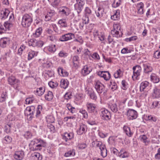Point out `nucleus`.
<instances>
[{"label": "nucleus", "instance_id": "f257e3e1", "mask_svg": "<svg viewBox=\"0 0 160 160\" xmlns=\"http://www.w3.org/2000/svg\"><path fill=\"white\" fill-rule=\"evenodd\" d=\"M32 21L31 15L25 14L22 17L21 24L24 27H28L31 25Z\"/></svg>", "mask_w": 160, "mask_h": 160}, {"label": "nucleus", "instance_id": "f03ea898", "mask_svg": "<svg viewBox=\"0 0 160 160\" xmlns=\"http://www.w3.org/2000/svg\"><path fill=\"white\" fill-rule=\"evenodd\" d=\"M132 70L133 71V74L132 76V79L133 80H138L141 72V67L139 65H136L133 67Z\"/></svg>", "mask_w": 160, "mask_h": 160}, {"label": "nucleus", "instance_id": "7ed1b4c3", "mask_svg": "<svg viewBox=\"0 0 160 160\" xmlns=\"http://www.w3.org/2000/svg\"><path fill=\"white\" fill-rule=\"evenodd\" d=\"M94 84L95 88L98 93L100 94L103 92L105 93V86L100 81H95Z\"/></svg>", "mask_w": 160, "mask_h": 160}, {"label": "nucleus", "instance_id": "20e7f679", "mask_svg": "<svg viewBox=\"0 0 160 160\" xmlns=\"http://www.w3.org/2000/svg\"><path fill=\"white\" fill-rule=\"evenodd\" d=\"M114 29L111 31V33L113 37L117 38L120 37L119 31L120 30V25L119 23H114L113 24Z\"/></svg>", "mask_w": 160, "mask_h": 160}, {"label": "nucleus", "instance_id": "39448f33", "mask_svg": "<svg viewBox=\"0 0 160 160\" xmlns=\"http://www.w3.org/2000/svg\"><path fill=\"white\" fill-rule=\"evenodd\" d=\"M8 82L9 84L14 85V88L16 89H18V84L19 81L16 79L13 76H10L8 78Z\"/></svg>", "mask_w": 160, "mask_h": 160}, {"label": "nucleus", "instance_id": "423d86ee", "mask_svg": "<svg viewBox=\"0 0 160 160\" xmlns=\"http://www.w3.org/2000/svg\"><path fill=\"white\" fill-rule=\"evenodd\" d=\"M75 35L71 33H66L60 36L59 40L61 42H65L74 39Z\"/></svg>", "mask_w": 160, "mask_h": 160}, {"label": "nucleus", "instance_id": "0eeeda50", "mask_svg": "<svg viewBox=\"0 0 160 160\" xmlns=\"http://www.w3.org/2000/svg\"><path fill=\"white\" fill-rule=\"evenodd\" d=\"M100 116L102 119L107 121L109 120L111 117L110 112L106 109H104L101 111Z\"/></svg>", "mask_w": 160, "mask_h": 160}, {"label": "nucleus", "instance_id": "6e6552de", "mask_svg": "<svg viewBox=\"0 0 160 160\" xmlns=\"http://www.w3.org/2000/svg\"><path fill=\"white\" fill-rule=\"evenodd\" d=\"M125 113L128 116L129 119L132 120L136 119L137 117V112L132 109H129L127 110Z\"/></svg>", "mask_w": 160, "mask_h": 160}, {"label": "nucleus", "instance_id": "1a4fd4ad", "mask_svg": "<svg viewBox=\"0 0 160 160\" xmlns=\"http://www.w3.org/2000/svg\"><path fill=\"white\" fill-rule=\"evenodd\" d=\"M152 94L153 98L160 97V85L155 86L153 88Z\"/></svg>", "mask_w": 160, "mask_h": 160}, {"label": "nucleus", "instance_id": "9d476101", "mask_svg": "<svg viewBox=\"0 0 160 160\" xmlns=\"http://www.w3.org/2000/svg\"><path fill=\"white\" fill-rule=\"evenodd\" d=\"M25 155L24 152L22 151H17L15 152L13 157L16 160H22Z\"/></svg>", "mask_w": 160, "mask_h": 160}, {"label": "nucleus", "instance_id": "9b49d317", "mask_svg": "<svg viewBox=\"0 0 160 160\" xmlns=\"http://www.w3.org/2000/svg\"><path fill=\"white\" fill-rule=\"evenodd\" d=\"M98 75L101 77L103 78L104 80L108 81L111 75L108 71H99L98 72Z\"/></svg>", "mask_w": 160, "mask_h": 160}, {"label": "nucleus", "instance_id": "f8f14e48", "mask_svg": "<svg viewBox=\"0 0 160 160\" xmlns=\"http://www.w3.org/2000/svg\"><path fill=\"white\" fill-rule=\"evenodd\" d=\"M38 143L41 145L42 147H44L46 146V143L42 140L38 139H34L32 140L30 144L31 145H35V144Z\"/></svg>", "mask_w": 160, "mask_h": 160}, {"label": "nucleus", "instance_id": "ddd939ff", "mask_svg": "<svg viewBox=\"0 0 160 160\" xmlns=\"http://www.w3.org/2000/svg\"><path fill=\"white\" fill-rule=\"evenodd\" d=\"M86 106L89 112L92 113L95 111L96 106L94 104L88 102L86 104Z\"/></svg>", "mask_w": 160, "mask_h": 160}, {"label": "nucleus", "instance_id": "4468645a", "mask_svg": "<svg viewBox=\"0 0 160 160\" xmlns=\"http://www.w3.org/2000/svg\"><path fill=\"white\" fill-rule=\"evenodd\" d=\"M87 126L84 124H82L80 125L79 129L77 132L78 135H82L85 133L87 131Z\"/></svg>", "mask_w": 160, "mask_h": 160}, {"label": "nucleus", "instance_id": "2eb2a0df", "mask_svg": "<svg viewBox=\"0 0 160 160\" xmlns=\"http://www.w3.org/2000/svg\"><path fill=\"white\" fill-rule=\"evenodd\" d=\"M95 12L96 16L99 18H101L105 13L104 8L101 7H99Z\"/></svg>", "mask_w": 160, "mask_h": 160}, {"label": "nucleus", "instance_id": "dca6fc26", "mask_svg": "<svg viewBox=\"0 0 160 160\" xmlns=\"http://www.w3.org/2000/svg\"><path fill=\"white\" fill-rule=\"evenodd\" d=\"M9 13V11L6 8L2 10L0 12V19H4L6 18Z\"/></svg>", "mask_w": 160, "mask_h": 160}, {"label": "nucleus", "instance_id": "f3484780", "mask_svg": "<svg viewBox=\"0 0 160 160\" xmlns=\"http://www.w3.org/2000/svg\"><path fill=\"white\" fill-rule=\"evenodd\" d=\"M91 71V69L89 68L88 66L85 65L84 66L83 68L82 69L81 73L83 76H85L89 74Z\"/></svg>", "mask_w": 160, "mask_h": 160}, {"label": "nucleus", "instance_id": "a211bd4d", "mask_svg": "<svg viewBox=\"0 0 160 160\" xmlns=\"http://www.w3.org/2000/svg\"><path fill=\"white\" fill-rule=\"evenodd\" d=\"M144 72L145 73H148L151 72L152 70V68L149 64L145 63L143 64Z\"/></svg>", "mask_w": 160, "mask_h": 160}, {"label": "nucleus", "instance_id": "6ab92c4d", "mask_svg": "<svg viewBox=\"0 0 160 160\" xmlns=\"http://www.w3.org/2000/svg\"><path fill=\"white\" fill-rule=\"evenodd\" d=\"M9 42V39L8 38H1L0 40V46L3 48L6 47Z\"/></svg>", "mask_w": 160, "mask_h": 160}, {"label": "nucleus", "instance_id": "aec40b11", "mask_svg": "<svg viewBox=\"0 0 160 160\" xmlns=\"http://www.w3.org/2000/svg\"><path fill=\"white\" fill-rule=\"evenodd\" d=\"M149 85V83L147 81H145L142 82L140 85V90L141 92L144 91V90Z\"/></svg>", "mask_w": 160, "mask_h": 160}, {"label": "nucleus", "instance_id": "412c9836", "mask_svg": "<svg viewBox=\"0 0 160 160\" xmlns=\"http://www.w3.org/2000/svg\"><path fill=\"white\" fill-rule=\"evenodd\" d=\"M151 80L154 83H158L159 81V78L158 76L154 73H152L150 75Z\"/></svg>", "mask_w": 160, "mask_h": 160}, {"label": "nucleus", "instance_id": "4be33fe9", "mask_svg": "<svg viewBox=\"0 0 160 160\" xmlns=\"http://www.w3.org/2000/svg\"><path fill=\"white\" fill-rule=\"evenodd\" d=\"M88 94L91 99L95 100L97 99V96L95 92L92 89L88 90Z\"/></svg>", "mask_w": 160, "mask_h": 160}, {"label": "nucleus", "instance_id": "5701e85b", "mask_svg": "<svg viewBox=\"0 0 160 160\" xmlns=\"http://www.w3.org/2000/svg\"><path fill=\"white\" fill-rule=\"evenodd\" d=\"M108 108H110L111 110L114 112L117 113L118 111L117 106L115 103L112 104L110 103L108 105Z\"/></svg>", "mask_w": 160, "mask_h": 160}, {"label": "nucleus", "instance_id": "b1692460", "mask_svg": "<svg viewBox=\"0 0 160 160\" xmlns=\"http://www.w3.org/2000/svg\"><path fill=\"white\" fill-rule=\"evenodd\" d=\"M123 130L124 132L128 137H131L133 133L131 132L129 127L126 126H124L123 128Z\"/></svg>", "mask_w": 160, "mask_h": 160}, {"label": "nucleus", "instance_id": "393cba45", "mask_svg": "<svg viewBox=\"0 0 160 160\" xmlns=\"http://www.w3.org/2000/svg\"><path fill=\"white\" fill-rule=\"evenodd\" d=\"M60 83L61 87L64 89L66 88L69 84V82L67 79H62Z\"/></svg>", "mask_w": 160, "mask_h": 160}, {"label": "nucleus", "instance_id": "a878e982", "mask_svg": "<svg viewBox=\"0 0 160 160\" xmlns=\"http://www.w3.org/2000/svg\"><path fill=\"white\" fill-rule=\"evenodd\" d=\"M45 89L44 87H41L37 89L35 92L36 95L38 96H41L44 93Z\"/></svg>", "mask_w": 160, "mask_h": 160}, {"label": "nucleus", "instance_id": "bb28decb", "mask_svg": "<svg viewBox=\"0 0 160 160\" xmlns=\"http://www.w3.org/2000/svg\"><path fill=\"white\" fill-rule=\"evenodd\" d=\"M120 18V11L119 10H116V13L111 16V19L114 20H117L119 19Z\"/></svg>", "mask_w": 160, "mask_h": 160}, {"label": "nucleus", "instance_id": "cd10ccee", "mask_svg": "<svg viewBox=\"0 0 160 160\" xmlns=\"http://www.w3.org/2000/svg\"><path fill=\"white\" fill-rule=\"evenodd\" d=\"M32 157L34 160H41L42 159V156L38 152H34L32 154Z\"/></svg>", "mask_w": 160, "mask_h": 160}, {"label": "nucleus", "instance_id": "c85d7f7f", "mask_svg": "<svg viewBox=\"0 0 160 160\" xmlns=\"http://www.w3.org/2000/svg\"><path fill=\"white\" fill-rule=\"evenodd\" d=\"M34 109H35V108L34 106L27 107L25 111V114H26L27 115H30V113Z\"/></svg>", "mask_w": 160, "mask_h": 160}, {"label": "nucleus", "instance_id": "c756f323", "mask_svg": "<svg viewBox=\"0 0 160 160\" xmlns=\"http://www.w3.org/2000/svg\"><path fill=\"white\" fill-rule=\"evenodd\" d=\"M53 97L52 93V92L48 91L47 94L45 96V98L46 100L50 101L52 100Z\"/></svg>", "mask_w": 160, "mask_h": 160}, {"label": "nucleus", "instance_id": "7c9ffc66", "mask_svg": "<svg viewBox=\"0 0 160 160\" xmlns=\"http://www.w3.org/2000/svg\"><path fill=\"white\" fill-rule=\"evenodd\" d=\"M38 52L31 51L28 53V60H30L32 59L35 56H37Z\"/></svg>", "mask_w": 160, "mask_h": 160}, {"label": "nucleus", "instance_id": "2f4dec72", "mask_svg": "<svg viewBox=\"0 0 160 160\" xmlns=\"http://www.w3.org/2000/svg\"><path fill=\"white\" fill-rule=\"evenodd\" d=\"M48 50L51 53H54L56 51V45H51L46 47Z\"/></svg>", "mask_w": 160, "mask_h": 160}, {"label": "nucleus", "instance_id": "473e14b6", "mask_svg": "<svg viewBox=\"0 0 160 160\" xmlns=\"http://www.w3.org/2000/svg\"><path fill=\"white\" fill-rule=\"evenodd\" d=\"M79 58L78 56H75L73 58V65L75 67H78L79 63Z\"/></svg>", "mask_w": 160, "mask_h": 160}, {"label": "nucleus", "instance_id": "72a5a7b5", "mask_svg": "<svg viewBox=\"0 0 160 160\" xmlns=\"http://www.w3.org/2000/svg\"><path fill=\"white\" fill-rule=\"evenodd\" d=\"M121 84V88L124 90H126L128 87V84L127 82L124 80H123L122 81Z\"/></svg>", "mask_w": 160, "mask_h": 160}, {"label": "nucleus", "instance_id": "f704fd0d", "mask_svg": "<svg viewBox=\"0 0 160 160\" xmlns=\"http://www.w3.org/2000/svg\"><path fill=\"white\" fill-rule=\"evenodd\" d=\"M58 24H60L61 26L62 27L66 28L68 26L65 19H61L59 20L58 22Z\"/></svg>", "mask_w": 160, "mask_h": 160}, {"label": "nucleus", "instance_id": "c9c22d12", "mask_svg": "<svg viewBox=\"0 0 160 160\" xmlns=\"http://www.w3.org/2000/svg\"><path fill=\"white\" fill-rule=\"evenodd\" d=\"M37 40L35 39H31L28 42L29 46L35 47L37 46Z\"/></svg>", "mask_w": 160, "mask_h": 160}, {"label": "nucleus", "instance_id": "e433bc0d", "mask_svg": "<svg viewBox=\"0 0 160 160\" xmlns=\"http://www.w3.org/2000/svg\"><path fill=\"white\" fill-rule=\"evenodd\" d=\"M83 5H80L78 4H75L74 5L75 9L77 11L78 14H79L82 11Z\"/></svg>", "mask_w": 160, "mask_h": 160}, {"label": "nucleus", "instance_id": "4c0bfd02", "mask_svg": "<svg viewBox=\"0 0 160 160\" xmlns=\"http://www.w3.org/2000/svg\"><path fill=\"white\" fill-rule=\"evenodd\" d=\"M96 144V146L97 147H99L100 149H102V148H104L105 145L103 144L101 142L96 141V142H93Z\"/></svg>", "mask_w": 160, "mask_h": 160}, {"label": "nucleus", "instance_id": "58836bf2", "mask_svg": "<svg viewBox=\"0 0 160 160\" xmlns=\"http://www.w3.org/2000/svg\"><path fill=\"white\" fill-rule=\"evenodd\" d=\"M42 107L40 105H39L37 108L36 116L38 117L40 116L41 112L42 110Z\"/></svg>", "mask_w": 160, "mask_h": 160}, {"label": "nucleus", "instance_id": "ea45409f", "mask_svg": "<svg viewBox=\"0 0 160 160\" xmlns=\"http://www.w3.org/2000/svg\"><path fill=\"white\" fill-rule=\"evenodd\" d=\"M140 138L141 141L143 142L146 144H147L149 142L147 140V138L145 135H141L140 136Z\"/></svg>", "mask_w": 160, "mask_h": 160}, {"label": "nucleus", "instance_id": "a19ab883", "mask_svg": "<svg viewBox=\"0 0 160 160\" xmlns=\"http://www.w3.org/2000/svg\"><path fill=\"white\" fill-rule=\"evenodd\" d=\"M101 155L103 157L105 158L107 156V150L105 146L104 148H102V149H101Z\"/></svg>", "mask_w": 160, "mask_h": 160}, {"label": "nucleus", "instance_id": "79ce46f5", "mask_svg": "<svg viewBox=\"0 0 160 160\" xmlns=\"http://www.w3.org/2000/svg\"><path fill=\"white\" fill-rule=\"evenodd\" d=\"M48 84L50 87L52 88H56L58 85V84L57 82H54L52 81L49 82Z\"/></svg>", "mask_w": 160, "mask_h": 160}, {"label": "nucleus", "instance_id": "37998d69", "mask_svg": "<svg viewBox=\"0 0 160 160\" xmlns=\"http://www.w3.org/2000/svg\"><path fill=\"white\" fill-rule=\"evenodd\" d=\"M66 107L72 113H73L75 112V108L72 107L70 104H67L66 105Z\"/></svg>", "mask_w": 160, "mask_h": 160}, {"label": "nucleus", "instance_id": "c03bdc74", "mask_svg": "<svg viewBox=\"0 0 160 160\" xmlns=\"http://www.w3.org/2000/svg\"><path fill=\"white\" fill-rule=\"evenodd\" d=\"M68 10V8L66 7H64L62 8V9L59 10V12H62V14H64L66 16H68L69 14V13L67 12Z\"/></svg>", "mask_w": 160, "mask_h": 160}, {"label": "nucleus", "instance_id": "a18cd8bd", "mask_svg": "<svg viewBox=\"0 0 160 160\" xmlns=\"http://www.w3.org/2000/svg\"><path fill=\"white\" fill-rule=\"evenodd\" d=\"M42 31V29L41 28H39L37 29L34 35L36 37H39L41 34Z\"/></svg>", "mask_w": 160, "mask_h": 160}, {"label": "nucleus", "instance_id": "49530a36", "mask_svg": "<svg viewBox=\"0 0 160 160\" xmlns=\"http://www.w3.org/2000/svg\"><path fill=\"white\" fill-rule=\"evenodd\" d=\"M47 121L49 124L54 122L55 119L52 116H49L46 118Z\"/></svg>", "mask_w": 160, "mask_h": 160}, {"label": "nucleus", "instance_id": "de8ad7c7", "mask_svg": "<svg viewBox=\"0 0 160 160\" xmlns=\"http://www.w3.org/2000/svg\"><path fill=\"white\" fill-rule=\"evenodd\" d=\"M4 140L6 141V142L5 143H9L12 142V139L10 136L7 135L4 137Z\"/></svg>", "mask_w": 160, "mask_h": 160}, {"label": "nucleus", "instance_id": "09e8293b", "mask_svg": "<svg viewBox=\"0 0 160 160\" xmlns=\"http://www.w3.org/2000/svg\"><path fill=\"white\" fill-rule=\"evenodd\" d=\"M26 48V46L24 45H22L18 49V54L19 55H21L22 54V52Z\"/></svg>", "mask_w": 160, "mask_h": 160}, {"label": "nucleus", "instance_id": "8fccbe9b", "mask_svg": "<svg viewBox=\"0 0 160 160\" xmlns=\"http://www.w3.org/2000/svg\"><path fill=\"white\" fill-rule=\"evenodd\" d=\"M75 155V151L73 150H70L65 153L64 156L65 157L72 156Z\"/></svg>", "mask_w": 160, "mask_h": 160}, {"label": "nucleus", "instance_id": "3c124183", "mask_svg": "<svg viewBox=\"0 0 160 160\" xmlns=\"http://www.w3.org/2000/svg\"><path fill=\"white\" fill-rule=\"evenodd\" d=\"M79 112L82 114L83 118L85 119L87 118L88 117V113L85 110L80 109Z\"/></svg>", "mask_w": 160, "mask_h": 160}, {"label": "nucleus", "instance_id": "603ef678", "mask_svg": "<svg viewBox=\"0 0 160 160\" xmlns=\"http://www.w3.org/2000/svg\"><path fill=\"white\" fill-rule=\"evenodd\" d=\"M123 151L121 150V157L122 158H128L129 156V153L127 152H125L122 153V152Z\"/></svg>", "mask_w": 160, "mask_h": 160}, {"label": "nucleus", "instance_id": "864d4df0", "mask_svg": "<svg viewBox=\"0 0 160 160\" xmlns=\"http://www.w3.org/2000/svg\"><path fill=\"white\" fill-rule=\"evenodd\" d=\"M82 20L83 21L82 22L83 23L88 24L89 23V19L88 16L86 15H85V16L83 17Z\"/></svg>", "mask_w": 160, "mask_h": 160}, {"label": "nucleus", "instance_id": "5fc2aeb1", "mask_svg": "<svg viewBox=\"0 0 160 160\" xmlns=\"http://www.w3.org/2000/svg\"><path fill=\"white\" fill-rule=\"evenodd\" d=\"M11 127L10 124H7L4 127V131L7 133L11 132Z\"/></svg>", "mask_w": 160, "mask_h": 160}, {"label": "nucleus", "instance_id": "6e6d98bb", "mask_svg": "<svg viewBox=\"0 0 160 160\" xmlns=\"http://www.w3.org/2000/svg\"><path fill=\"white\" fill-rule=\"evenodd\" d=\"M120 5V0H114L112 4V7L114 8H117Z\"/></svg>", "mask_w": 160, "mask_h": 160}, {"label": "nucleus", "instance_id": "4d7b16f0", "mask_svg": "<svg viewBox=\"0 0 160 160\" xmlns=\"http://www.w3.org/2000/svg\"><path fill=\"white\" fill-rule=\"evenodd\" d=\"M4 25L5 26V28H6V31L7 29L9 30L10 28L12 26V24L8 22H5Z\"/></svg>", "mask_w": 160, "mask_h": 160}, {"label": "nucleus", "instance_id": "13d9d810", "mask_svg": "<svg viewBox=\"0 0 160 160\" xmlns=\"http://www.w3.org/2000/svg\"><path fill=\"white\" fill-rule=\"evenodd\" d=\"M6 28H5L4 25H2L0 23V34H2L6 32Z\"/></svg>", "mask_w": 160, "mask_h": 160}, {"label": "nucleus", "instance_id": "bf43d9fd", "mask_svg": "<svg viewBox=\"0 0 160 160\" xmlns=\"http://www.w3.org/2000/svg\"><path fill=\"white\" fill-rule=\"evenodd\" d=\"M55 12L53 10L51 11L50 12H48L47 15L45 16V18H47L48 17V16H49V18L47 20H49V19H50L51 18V17L54 14Z\"/></svg>", "mask_w": 160, "mask_h": 160}, {"label": "nucleus", "instance_id": "052dcab7", "mask_svg": "<svg viewBox=\"0 0 160 160\" xmlns=\"http://www.w3.org/2000/svg\"><path fill=\"white\" fill-rule=\"evenodd\" d=\"M114 78L117 79L120 78V69H119L118 70L114 73Z\"/></svg>", "mask_w": 160, "mask_h": 160}, {"label": "nucleus", "instance_id": "680f3d73", "mask_svg": "<svg viewBox=\"0 0 160 160\" xmlns=\"http://www.w3.org/2000/svg\"><path fill=\"white\" fill-rule=\"evenodd\" d=\"M48 128L50 129V131L53 132H54L55 131V129L54 126L52 124H50V125L48 124L47 125Z\"/></svg>", "mask_w": 160, "mask_h": 160}, {"label": "nucleus", "instance_id": "e2e57ef3", "mask_svg": "<svg viewBox=\"0 0 160 160\" xmlns=\"http://www.w3.org/2000/svg\"><path fill=\"white\" fill-rule=\"evenodd\" d=\"M121 52L123 54H126L131 52L130 50H128L127 48H124L121 51Z\"/></svg>", "mask_w": 160, "mask_h": 160}, {"label": "nucleus", "instance_id": "0e129e2a", "mask_svg": "<svg viewBox=\"0 0 160 160\" xmlns=\"http://www.w3.org/2000/svg\"><path fill=\"white\" fill-rule=\"evenodd\" d=\"M148 119L149 120L151 121L156 122L157 120V118L156 117L152 115L148 116Z\"/></svg>", "mask_w": 160, "mask_h": 160}, {"label": "nucleus", "instance_id": "69168bd1", "mask_svg": "<svg viewBox=\"0 0 160 160\" xmlns=\"http://www.w3.org/2000/svg\"><path fill=\"white\" fill-rule=\"evenodd\" d=\"M158 103L159 102L158 101H155L153 102L151 106V108H154L157 107H158Z\"/></svg>", "mask_w": 160, "mask_h": 160}, {"label": "nucleus", "instance_id": "338daca9", "mask_svg": "<svg viewBox=\"0 0 160 160\" xmlns=\"http://www.w3.org/2000/svg\"><path fill=\"white\" fill-rule=\"evenodd\" d=\"M7 98V95L6 94H3L2 95V96L0 98V102H4L6 98Z\"/></svg>", "mask_w": 160, "mask_h": 160}, {"label": "nucleus", "instance_id": "774afa93", "mask_svg": "<svg viewBox=\"0 0 160 160\" xmlns=\"http://www.w3.org/2000/svg\"><path fill=\"white\" fill-rule=\"evenodd\" d=\"M153 57L154 58H159L160 57V52L157 51L154 53Z\"/></svg>", "mask_w": 160, "mask_h": 160}]
</instances>
